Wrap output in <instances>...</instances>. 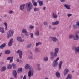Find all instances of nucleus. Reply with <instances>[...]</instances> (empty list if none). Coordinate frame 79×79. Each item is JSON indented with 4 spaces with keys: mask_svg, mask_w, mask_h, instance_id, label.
<instances>
[{
    "mask_svg": "<svg viewBox=\"0 0 79 79\" xmlns=\"http://www.w3.org/2000/svg\"><path fill=\"white\" fill-rule=\"evenodd\" d=\"M25 69H29L30 70L29 71L28 74V76L29 77V79L31 78V76H33L34 75V69H33L31 67L29 66V65L28 64H26L25 66Z\"/></svg>",
    "mask_w": 79,
    "mask_h": 79,
    "instance_id": "f257e3e1",
    "label": "nucleus"
},
{
    "mask_svg": "<svg viewBox=\"0 0 79 79\" xmlns=\"http://www.w3.org/2000/svg\"><path fill=\"white\" fill-rule=\"evenodd\" d=\"M60 49L58 48H56L54 49V52H50V55L51 56L50 57L51 60H53L55 57H56L57 54L58 53Z\"/></svg>",
    "mask_w": 79,
    "mask_h": 79,
    "instance_id": "f03ea898",
    "label": "nucleus"
},
{
    "mask_svg": "<svg viewBox=\"0 0 79 79\" xmlns=\"http://www.w3.org/2000/svg\"><path fill=\"white\" fill-rule=\"evenodd\" d=\"M26 6H27V11L28 12H29L30 11H31L33 8V5L31 2L27 3Z\"/></svg>",
    "mask_w": 79,
    "mask_h": 79,
    "instance_id": "7ed1b4c3",
    "label": "nucleus"
},
{
    "mask_svg": "<svg viewBox=\"0 0 79 79\" xmlns=\"http://www.w3.org/2000/svg\"><path fill=\"white\" fill-rule=\"evenodd\" d=\"M13 33H14V31L12 30H10L7 33V38L11 37L13 35Z\"/></svg>",
    "mask_w": 79,
    "mask_h": 79,
    "instance_id": "20e7f679",
    "label": "nucleus"
},
{
    "mask_svg": "<svg viewBox=\"0 0 79 79\" xmlns=\"http://www.w3.org/2000/svg\"><path fill=\"white\" fill-rule=\"evenodd\" d=\"M59 59H60V58L58 57L56 60L53 61L52 63V66L53 67H56V66H57L58 64V62L57 61L58 60H59Z\"/></svg>",
    "mask_w": 79,
    "mask_h": 79,
    "instance_id": "39448f33",
    "label": "nucleus"
},
{
    "mask_svg": "<svg viewBox=\"0 0 79 79\" xmlns=\"http://www.w3.org/2000/svg\"><path fill=\"white\" fill-rule=\"evenodd\" d=\"M17 53H19V58H22V55H23V52L22 51L19 50L17 51Z\"/></svg>",
    "mask_w": 79,
    "mask_h": 79,
    "instance_id": "423d86ee",
    "label": "nucleus"
},
{
    "mask_svg": "<svg viewBox=\"0 0 79 79\" xmlns=\"http://www.w3.org/2000/svg\"><path fill=\"white\" fill-rule=\"evenodd\" d=\"M69 72V70L67 69H64V76H66L68 75V73Z\"/></svg>",
    "mask_w": 79,
    "mask_h": 79,
    "instance_id": "0eeeda50",
    "label": "nucleus"
},
{
    "mask_svg": "<svg viewBox=\"0 0 79 79\" xmlns=\"http://www.w3.org/2000/svg\"><path fill=\"white\" fill-rule=\"evenodd\" d=\"M17 40L19 42H24V40H22V38L20 37H18L17 38Z\"/></svg>",
    "mask_w": 79,
    "mask_h": 79,
    "instance_id": "6e6552de",
    "label": "nucleus"
},
{
    "mask_svg": "<svg viewBox=\"0 0 79 79\" xmlns=\"http://www.w3.org/2000/svg\"><path fill=\"white\" fill-rule=\"evenodd\" d=\"M73 48H74L75 50V53L77 54L78 52H79V47H74Z\"/></svg>",
    "mask_w": 79,
    "mask_h": 79,
    "instance_id": "1a4fd4ad",
    "label": "nucleus"
},
{
    "mask_svg": "<svg viewBox=\"0 0 79 79\" xmlns=\"http://www.w3.org/2000/svg\"><path fill=\"white\" fill-rule=\"evenodd\" d=\"M59 23H60V22H59V21H57L56 22H52V24L53 26H56V25H58V24Z\"/></svg>",
    "mask_w": 79,
    "mask_h": 79,
    "instance_id": "9d476101",
    "label": "nucleus"
},
{
    "mask_svg": "<svg viewBox=\"0 0 79 79\" xmlns=\"http://www.w3.org/2000/svg\"><path fill=\"white\" fill-rule=\"evenodd\" d=\"M50 39H52L53 42H56V41H58V39L55 37H51Z\"/></svg>",
    "mask_w": 79,
    "mask_h": 79,
    "instance_id": "9b49d317",
    "label": "nucleus"
},
{
    "mask_svg": "<svg viewBox=\"0 0 79 79\" xmlns=\"http://www.w3.org/2000/svg\"><path fill=\"white\" fill-rule=\"evenodd\" d=\"M13 39H11L10 41V42L8 43V47H11V46L12 45V43H13Z\"/></svg>",
    "mask_w": 79,
    "mask_h": 79,
    "instance_id": "f8f14e48",
    "label": "nucleus"
},
{
    "mask_svg": "<svg viewBox=\"0 0 79 79\" xmlns=\"http://www.w3.org/2000/svg\"><path fill=\"white\" fill-rule=\"evenodd\" d=\"M13 75L14 76V77L15 78H16L17 77H16V75H17V73L16 72V70H14L12 72Z\"/></svg>",
    "mask_w": 79,
    "mask_h": 79,
    "instance_id": "ddd939ff",
    "label": "nucleus"
},
{
    "mask_svg": "<svg viewBox=\"0 0 79 79\" xmlns=\"http://www.w3.org/2000/svg\"><path fill=\"white\" fill-rule=\"evenodd\" d=\"M0 32H1L2 34H3L5 32L4 30V28L3 27H0Z\"/></svg>",
    "mask_w": 79,
    "mask_h": 79,
    "instance_id": "4468645a",
    "label": "nucleus"
},
{
    "mask_svg": "<svg viewBox=\"0 0 79 79\" xmlns=\"http://www.w3.org/2000/svg\"><path fill=\"white\" fill-rule=\"evenodd\" d=\"M25 6V4H23L22 5H21L20 6L19 9L23 11L24 9V6Z\"/></svg>",
    "mask_w": 79,
    "mask_h": 79,
    "instance_id": "2eb2a0df",
    "label": "nucleus"
},
{
    "mask_svg": "<svg viewBox=\"0 0 79 79\" xmlns=\"http://www.w3.org/2000/svg\"><path fill=\"white\" fill-rule=\"evenodd\" d=\"M64 7L67 8V10H70V9H71V8H70V6L68 4H64Z\"/></svg>",
    "mask_w": 79,
    "mask_h": 79,
    "instance_id": "dca6fc26",
    "label": "nucleus"
},
{
    "mask_svg": "<svg viewBox=\"0 0 79 79\" xmlns=\"http://www.w3.org/2000/svg\"><path fill=\"white\" fill-rule=\"evenodd\" d=\"M62 64H63V61H61L60 62L59 64H58L59 68V69H61Z\"/></svg>",
    "mask_w": 79,
    "mask_h": 79,
    "instance_id": "f3484780",
    "label": "nucleus"
},
{
    "mask_svg": "<svg viewBox=\"0 0 79 79\" xmlns=\"http://www.w3.org/2000/svg\"><path fill=\"white\" fill-rule=\"evenodd\" d=\"M22 71H23V69L22 68H19L17 71V72L18 73H21L22 72Z\"/></svg>",
    "mask_w": 79,
    "mask_h": 79,
    "instance_id": "a211bd4d",
    "label": "nucleus"
},
{
    "mask_svg": "<svg viewBox=\"0 0 79 79\" xmlns=\"http://www.w3.org/2000/svg\"><path fill=\"white\" fill-rule=\"evenodd\" d=\"M79 39V37L78 35L73 36V40H78Z\"/></svg>",
    "mask_w": 79,
    "mask_h": 79,
    "instance_id": "6ab92c4d",
    "label": "nucleus"
},
{
    "mask_svg": "<svg viewBox=\"0 0 79 79\" xmlns=\"http://www.w3.org/2000/svg\"><path fill=\"white\" fill-rule=\"evenodd\" d=\"M6 46V43H3L0 46V48H1L2 49H3V48L4 47H5Z\"/></svg>",
    "mask_w": 79,
    "mask_h": 79,
    "instance_id": "aec40b11",
    "label": "nucleus"
},
{
    "mask_svg": "<svg viewBox=\"0 0 79 79\" xmlns=\"http://www.w3.org/2000/svg\"><path fill=\"white\" fill-rule=\"evenodd\" d=\"M56 75L57 78H60V73H59V72H57L56 73Z\"/></svg>",
    "mask_w": 79,
    "mask_h": 79,
    "instance_id": "412c9836",
    "label": "nucleus"
},
{
    "mask_svg": "<svg viewBox=\"0 0 79 79\" xmlns=\"http://www.w3.org/2000/svg\"><path fill=\"white\" fill-rule=\"evenodd\" d=\"M52 17L53 18H54L55 19H56V18H58V15H57L56 14H55L53 13L52 15Z\"/></svg>",
    "mask_w": 79,
    "mask_h": 79,
    "instance_id": "4be33fe9",
    "label": "nucleus"
},
{
    "mask_svg": "<svg viewBox=\"0 0 79 79\" xmlns=\"http://www.w3.org/2000/svg\"><path fill=\"white\" fill-rule=\"evenodd\" d=\"M71 78H72L71 75L69 74L68 75L66 79H71Z\"/></svg>",
    "mask_w": 79,
    "mask_h": 79,
    "instance_id": "5701e85b",
    "label": "nucleus"
},
{
    "mask_svg": "<svg viewBox=\"0 0 79 79\" xmlns=\"http://www.w3.org/2000/svg\"><path fill=\"white\" fill-rule=\"evenodd\" d=\"M38 2L40 6H42L43 5V1H38Z\"/></svg>",
    "mask_w": 79,
    "mask_h": 79,
    "instance_id": "b1692460",
    "label": "nucleus"
},
{
    "mask_svg": "<svg viewBox=\"0 0 79 79\" xmlns=\"http://www.w3.org/2000/svg\"><path fill=\"white\" fill-rule=\"evenodd\" d=\"M6 66H3L2 68V69H1V71L2 72H3V71H5L6 70Z\"/></svg>",
    "mask_w": 79,
    "mask_h": 79,
    "instance_id": "393cba45",
    "label": "nucleus"
},
{
    "mask_svg": "<svg viewBox=\"0 0 79 79\" xmlns=\"http://www.w3.org/2000/svg\"><path fill=\"white\" fill-rule=\"evenodd\" d=\"M35 52H37L38 53L39 52H40V50H39V48H36L35 49Z\"/></svg>",
    "mask_w": 79,
    "mask_h": 79,
    "instance_id": "a878e982",
    "label": "nucleus"
},
{
    "mask_svg": "<svg viewBox=\"0 0 79 79\" xmlns=\"http://www.w3.org/2000/svg\"><path fill=\"white\" fill-rule=\"evenodd\" d=\"M48 60V57H45L44 58V61H47Z\"/></svg>",
    "mask_w": 79,
    "mask_h": 79,
    "instance_id": "bb28decb",
    "label": "nucleus"
},
{
    "mask_svg": "<svg viewBox=\"0 0 79 79\" xmlns=\"http://www.w3.org/2000/svg\"><path fill=\"white\" fill-rule=\"evenodd\" d=\"M40 10V9L37 7H35L34 9V11H38Z\"/></svg>",
    "mask_w": 79,
    "mask_h": 79,
    "instance_id": "cd10ccee",
    "label": "nucleus"
},
{
    "mask_svg": "<svg viewBox=\"0 0 79 79\" xmlns=\"http://www.w3.org/2000/svg\"><path fill=\"white\" fill-rule=\"evenodd\" d=\"M7 69H11L12 68V65L11 64H9L7 65Z\"/></svg>",
    "mask_w": 79,
    "mask_h": 79,
    "instance_id": "c85d7f7f",
    "label": "nucleus"
},
{
    "mask_svg": "<svg viewBox=\"0 0 79 79\" xmlns=\"http://www.w3.org/2000/svg\"><path fill=\"white\" fill-rule=\"evenodd\" d=\"M42 43L41 42H39L38 43H36V46H39V45H42Z\"/></svg>",
    "mask_w": 79,
    "mask_h": 79,
    "instance_id": "c756f323",
    "label": "nucleus"
},
{
    "mask_svg": "<svg viewBox=\"0 0 79 79\" xmlns=\"http://www.w3.org/2000/svg\"><path fill=\"white\" fill-rule=\"evenodd\" d=\"M4 25H5V26L6 27L5 29L6 31V29H7V28H8L7 23H6L5 22L4 23Z\"/></svg>",
    "mask_w": 79,
    "mask_h": 79,
    "instance_id": "7c9ffc66",
    "label": "nucleus"
},
{
    "mask_svg": "<svg viewBox=\"0 0 79 79\" xmlns=\"http://www.w3.org/2000/svg\"><path fill=\"white\" fill-rule=\"evenodd\" d=\"M10 52L9 50H6L5 51V53L6 54H10Z\"/></svg>",
    "mask_w": 79,
    "mask_h": 79,
    "instance_id": "2f4dec72",
    "label": "nucleus"
},
{
    "mask_svg": "<svg viewBox=\"0 0 79 79\" xmlns=\"http://www.w3.org/2000/svg\"><path fill=\"white\" fill-rule=\"evenodd\" d=\"M33 5H34V6H37V3L36 2H34L33 3Z\"/></svg>",
    "mask_w": 79,
    "mask_h": 79,
    "instance_id": "473e14b6",
    "label": "nucleus"
},
{
    "mask_svg": "<svg viewBox=\"0 0 79 79\" xmlns=\"http://www.w3.org/2000/svg\"><path fill=\"white\" fill-rule=\"evenodd\" d=\"M27 31V30L25 29H23L22 30V33H25Z\"/></svg>",
    "mask_w": 79,
    "mask_h": 79,
    "instance_id": "72a5a7b5",
    "label": "nucleus"
},
{
    "mask_svg": "<svg viewBox=\"0 0 79 79\" xmlns=\"http://www.w3.org/2000/svg\"><path fill=\"white\" fill-rule=\"evenodd\" d=\"M40 33H39V31H37L35 33V35H37V36H39V35Z\"/></svg>",
    "mask_w": 79,
    "mask_h": 79,
    "instance_id": "f704fd0d",
    "label": "nucleus"
},
{
    "mask_svg": "<svg viewBox=\"0 0 79 79\" xmlns=\"http://www.w3.org/2000/svg\"><path fill=\"white\" fill-rule=\"evenodd\" d=\"M73 28L75 29H77V24L74 25Z\"/></svg>",
    "mask_w": 79,
    "mask_h": 79,
    "instance_id": "c9c22d12",
    "label": "nucleus"
},
{
    "mask_svg": "<svg viewBox=\"0 0 79 79\" xmlns=\"http://www.w3.org/2000/svg\"><path fill=\"white\" fill-rule=\"evenodd\" d=\"M73 37H74V35H70L69 37V39H73Z\"/></svg>",
    "mask_w": 79,
    "mask_h": 79,
    "instance_id": "e433bc0d",
    "label": "nucleus"
},
{
    "mask_svg": "<svg viewBox=\"0 0 79 79\" xmlns=\"http://www.w3.org/2000/svg\"><path fill=\"white\" fill-rule=\"evenodd\" d=\"M12 66L14 69H15V68H16V65L15 64H12Z\"/></svg>",
    "mask_w": 79,
    "mask_h": 79,
    "instance_id": "4c0bfd02",
    "label": "nucleus"
},
{
    "mask_svg": "<svg viewBox=\"0 0 79 79\" xmlns=\"http://www.w3.org/2000/svg\"><path fill=\"white\" fill-rule=\"evenodd\" d=\"M12 58H13V57H9L7 58V60H11Z\"/></svg>",
    "mask_w": 79,
    "mask_h": 79,
    "instance_id": "58836bf2",
    "label": "nucleus"
},
{
    "mask_svg": "<svg viewBox=\"0 0 79 79\" xmlns=\"http://www.w3.org/2000/svg\"><path fill=\"white\" fill-rule=\"evenodd\" d=\"M31 44H29L27 46V49L29 48H30V47H31Z\"/></svg>",
    "mask_w": 79,
    "mask_h": 79,
    "instance_id": "ea45409f",
    "label": "nucleus"
},
{
    "mask_svg": "<svg viewBox=\"0 0 79 79\" xmlns=\"http://www.w3.org/2000/svg\"><path fill=\"white\" fill-rule=\"evenodd\" d=\"M9 14H13L14 12L13 10H10L9 12Z\"/></svg>",
    "mask_w": 79,
    "mask_h": 79,
    "instance_id": "a19ab883",
    "label": "nucleus"
},
{
    "mask_svg": "<svg viewBox=\"0 0 79 79\" xmlns=\"http://www.w3.org/2000/svg\"><path fill=\"white\" fill-rule=\"evenodd\" d=\"M25 35H26V36H28V35H29V32H28L27 31L25 33Z\"/></svg>",
    "mask_w": 79,
    "mask_h": 79,
    "instance_id": "79ce46f5",
    "label": "nucleus"
},
{
    "mask_svg": "<svg viewBox=\"0 0 79 79\" xmlns=\"http://www.w3.org/2000/svg\"><path fill=\"white\" fill-rule=\"evenodd\" d=\"M30 36H31V38H33V36H34V35H33V33H30Z\"/></svg>",
    "mask_w": 79,
    "mask_h": 79,
    "instance_id": "37998d69",
    "label": "nucleus"
},
{
    "mask_svg": "<svg viewBox=\"0 0 79 79\" xmlns=\"http://www.w3.org/2000/svg\"><path fill=\"white\" fill-rule=\"evenodd\" d=\"M67 16L68 17H70V16H72V15L71 14H67Z\"/></svg>",
    "mask_w": 79,
    "mask_h": 79,
    "instance_id": "c03bdc74",
    "label": "nucleus"
},
{
    "mask_svg": "<svg viewBox=\"0 0 79 79\" xmlns=\"http://www.w3.org/2000/svg\"><path fill=\"white\" fill-rule=\"evenodd\" d=\"M30 29H34V27L33 26H30Z\"/></svg>",
    "mask_w": 79,
    "mask_h": 79,
    "instance_id": "a18cd8bd",
    "label": "nucleus"
},
{
    "mask_svg": "<svg viewBox=\"0 0 79 79\" xmlns=\"http://www.w3.org/2000/svg\"><path fill=\"white\" fill-rule=\"evenodd\" d=\"M8 2L9 3H12V2H13L12 0H8Z\"/></svg>",
    "mask_w": 79,
    "mask_h": 79,
    "instance_id": "49530a36",
    "label": "nucleus"
},
{
    "mask_svg": "<svg viewBox=\"0 0 79 79\" xmlns=\"http://www.w3.org/2000/svg\"><path fill=\"white\" fill-rule=\"evenodd\" d=\"M37 70H38V71H40V70H41V68H40V67H38L37 68Z\"/></svg>",
    "mask_w": 79,
    "mask_h": 79,
    "instance_id": "de8ad7c7",
    "label": "nucleus"
},
{
    "mask_svg": "<svg viewBox=\"0 0 79 79\" xmlns=\"http://www.w3.org/2000/svg\"><path fill=\"white\" fill-rule=\"evenodd\" d=\"M79 31H77L76 33V35H78L79 34Z\"/></svg>",
    "mask_w": 79,
    "mask_h": 79,
    "instance_id": "09e8293b",
    "label": "nucleus"
},
{
    "mask_svg": "<svg viewBox=\"0 0 79 79\" xmlns=\"http://www.w3.org/2000/svg\"><path fill=\"white\" fill-rule=\"evenodd\" d=\"M44 25H47L48 24V23L47 22H44Z\"/></svg>",
    "mask_w": 79,
    "mask_h": 79,
    "instance_id": "8fccbe9b",
    "label": "nucleus"
},
{
    "mask_svg": "<svg viewBox=\"0 0 79 79\" xmlns=\"http://www.w3.org/2000/svg\"><path fill=\"white\" fill-rule=\"evenodd\" d=\"M29 58H30V59H31V60H32V59L33 58L32 57V56H29Z\"/></svg>",
    "mask_w": 79,
    "mask_h": 79,
    "instance_id": "3c124183",
    "label": "nucleus"
},
{
    "mask_svg": "<svg viewBox=\"0 0 79 79\" xmlns=\"http://www.w3.org/2000/svg\"><path fill=\"white\" fill-rule=\"evenodd\" d=\"M66 0H60V2H64Z\"/></svg>",
    "mask_w": 79,
    "mask_h": 79,
    "instance_id": "603ef678",
    "label": "nucleus"
},
{
    "mask_svg": "<svg viewBox=\"0 0 79 79\" xmlns=\"http://www.w3.org/2000/svg\"><path fill=\"white\" fill-rule=\"evenodd\" d=\"M23 79H26V75H24V77H23Z\"/></svg>",
    "mask_w": 79,
    "mask_h": 79,
    "instance_id": "864d4df0",
    "label": "nucleus"
},
{
    "mask_svg": "<svg viewBox=\"0 0 79 79\" xmlns=\"http://www.w3.org/2000/svg\"><path fill=\"white\" fill-rule=\"evenodd\" d=\"M37 67H40V64H38L37 65Z\"/></svg>",
    "mask_w": 79,
    "mask_h": 79,
    "instance_id": "5fc2aeb1",
    "label": "nucleus"
},
{
    "mask_svg": "<svg viewBox=\"0 0 79 79\" xmlns=\"http://www.w3.org/2000/svg\"><path fill=\"white\" fill-rule=\"evenodd\" d=\"M13 58H12V59H10V63H11V61H13Z\"/></svg>",
    "mask_w": 79,
    "mask_h": 79,
    "instance_id": "6e6d98bb",
    "label": "nucleus"
},
{
    "mask_svg": "<svg viewBox=\"0 0 79 79\" xmlns=\"http://www.w3.org/2000/svg\"><path fill=\"white\" fill-rule=\"evenodd\" d=\"M28 52L29 53H30V54L32 55V52H31V51L30 50L28 51Z\"/></svg>",
    "mask_w": 79,
    "mask_h": 79,
    "instance_id": "4d7b16f0",
    "label": "nucleus"
},
{
    "mask_svg": "<svg viewBox=\"0 0 79 79\" xmlns=\"http://www.w3.org/2000/svg\"><path fill=\"white\" fill-rule=\"evenodd\" d=\"M20 78L21 79H23V75L21 76V77H20Z\"/></svg>",
    "mask_w": 79,
    "mask_h": 79,
    "instance_id": "13d9d810",
    "label": "nucleus"
},
{
    "mask_svg": "<svg viewBox=\"0 0 79 79\" xmlns=\"http://www.w3.org/2000/svg\"><path fill=\"white\" fill-rule=\"evenodd\" d=\"M46 8V7H45V6H44V7H43V10H45Z\"/></svg>",
    "mask_w": 79,
    "mask_h": 79,
    "instance_id": "bf43d9fd",
    "label": "nucleus"
},
{
    "mask_svg": "<svg viewBox=\"0 0 79 79\" xmlns=\"http://www.w3.org/2000/svg\"><path fill=\"white\" fill-rule=\"evenodd\" d=\"M77 25L78 26H79V22H77Z\"/></svg>",
    "mask_w": 79,
    "mask_h": 79,
    "instance_id": "052dcab7",
    "label": "nucleus"
},
{
    "mask_svg": "<svg viewBox=\"0 0 79 79\" xmlns=\"http://www.w3.org/2000/svg\"><path fill=\"white\" fill-rule=\"evenodd\" d=\"M52 30H55V29H56V27H54L53 28H52Z\"/></svg>",
    "mask_w": 79,
    "mask_h": 79,
    "instance_id": "680f3d73",
    "label": "nucleus"
},
{
    "mask_svg": "<svg viewBox=\"0 0 79 79\" xmlns=\"http://www.w3.org/2000/svg\"><path fill=\"white\" fill-rule=\"evenodd\" d=\"M19 59L17 58V62H19Z\"/></svg>",
    "mask_w": 79,
    "mask_h": 79,
    "instance_id": "e2e57ef3",
    "label": "nucleus"
},
{
    "mask_svg": "<svg viewBox=\"0 0 79 79\" xmlns=\"http://www.w3.org/2000/svg\"><path fill=\"white\" fill-rule=\"evenodd\" d=\"M49 29H51V28H52V27H51V25L49 26Z\"/></svg>",
    "mask_w": 79,
    "mask_h": 79,
    "instance_id": "0e129e2a",
    "label": "nucleus"
},
{
    "mask_svg": "<svg viewBox=\"0 0 79 79\" xmlns=\"http://www.w3.org/2000/svg\"><path fill=\"white\" fill-rule=\"evenodd\" d=\"M2 54H3V53H2V52H1L0 53V57L2 55Z\"/></svg>",
    "mask_w": 79,
    "mask_h": 79,
    "instance_id": "69168bd1",
    "label": "nucleus"
},
{
    "mask_svg": "<svg viewBox=\"0 0 79 79\" xmlns=\"http://www.w3.org/2000/svg\"><path fill=\"white\" fill-rule=\"evenodd\" d=\"M34 0H32V3H33L34 2Z\"/></svg>",
    "mask_w": 79,
    "mask_h": 79,
    "instance_id": "338daca9",
    "label": "nucleus"
},
{
    "mask_svg": "<svg viewBox=\"0 0 79 79\" xmlns=\"http://www.w3.org/2000/svg\"><path fill=\"white\" fill-rule=\"evenodd\" d=\"M71 28V25H70L69 27V28Z\"/></svg>",
    "mask_w": 79,
    "mask_h": 79,
    "instance_id": "774afa93",
    "label": "nucleus"
}]
</instances>
